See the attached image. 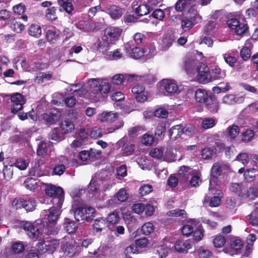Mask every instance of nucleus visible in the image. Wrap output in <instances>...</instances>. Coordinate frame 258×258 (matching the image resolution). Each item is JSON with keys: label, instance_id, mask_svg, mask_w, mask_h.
Listing matches in <instances>:
<instances>
[{"label": "nucleus", "instance_id": "obj_1", "mask_svg": "<svg viewBox=\"0 0 258 258\" xmlns=\"http://www.w3.org/2000/svg\"><path fill=\"white\" fill-rule=\"evenodd\" d=\"M61 207L53 205L48 210H44L41 213L42 222L44 228L43 232L46 235H55L59 230L56 224L61 214Z\"/></svg>", "mask_w": 258, "mask_h": 258}, {"label": "nucleus", "instance_id": "obj_2", "mask_svg": "<svg viewBox=\"0 0 258 258\" xmlns=\"http://www.w3.org/2000/svg\"><path fill=\"white\" fill-rule=\"evenodd\" d=\"M90 93L94 101H98L110 91V85L106 80L95 78L90 79L88 81Z\"/></svg>", "mask_w": 258, "mask_h": 258}, {"label": "nucleus", "instance_id": "obj_3", "mask_svg": "<svg viewBox=\"0 0 258 258\" xmlns=\"http://www.w3.org/2000/svg\"><path fill=\"white\" fill-rule=\"evenodd\" d=\"M180 92L176 82L171 79H163L158 85V93L166 95V93L170 94L179 93Z\"/></svg>", "mask_w": 258, "mask_h": 258}, {"label": "nucleus", "instance_id": "obj_4", "mask_svg": "<svg viewBox=\"0 0 258 258\" xmlns=\"http://www.w3.org/2000/svg\"><path fill=\"white\" fill-rule=\"evenodd\" d=\"M45 193L52 198L51 201L53 205L61 207L64 201V191L62 188L50 184L46 186Z\"/></svg>", "mask_w": 258, "mask_h": 258}, {"label": "nucleus", "instance_id": "obj_5", "mask_svg": "<svg viewBox=\"0 0 258 258\" xmlns=\"http://www.w3.org/2000/svg\"><path fill=\"white\" fill-rule=\"evenodd\" d=\"M201 19L197 10H193L192 12H189L182 18L181 26L184 31L190 30L193 26Z\"/></svg>", "mask_w": 258, "mask_h": 258}, {"label": "nucleus", "instance_id": "obj_6", "mask_svg": "<svg viewBox=\"0 0 258 258\" xmlns=\"http://www.w3.org/2000/svg\"><path fill=\"white\" fill-rule=\"evenodd\" d=\"M95 210L92 207H79L75 212L74 216L76 220L89 221L94 217Z\"/></svg>", "mask_w": 258, "mask_h": 258}, {"label": "nucleus", "instance_id": "obj_7", "mask_svg": "<svg viewBox=\"0 0 258 258\" xmlns=\"http://www.w3.org/2000/svg\"><path fill=\"white\" fill-rule=\"evenodd\" d=\"M197 79L200 83L206 84L211 82V74L208 66L203 63H200L196 68Z\"/></svg>", "mask_w": 258, "mask_h": 258}, {"label": "nucleus", "instance_id": "obj_8", "mask_svg": "<svg viewBox=\"0 0 258 258\" xmlns=\"http://www.w3.org/2000/svg\"><path fill=\"white\" fill-rule=\"evenodd\" d=\"M197 64V60L195 55L191 53L187 54L183 60V67L188 75H190L196 74V66Z\"/></svg>", "mask_w": 258, "mask_h": 258}, {"label": "nucleus", "instance_id": "obj_9", "mask_svg": "<svg viewBox=\"0 0 258 258\" xmlns=\"http://www.w3.org/2000/svg\"><path fill=\"white\" fill-rule=\"evenodd\" d=\"M227 25L228 27L237 35H242L245 33L247 29V25L243 23H240V22L235 18L229 19L227 21Z\"/></svg>", "mask_w": 258, "mask_h": 258}, {"label": "nucleus", "instance_id": "obj_10", "mask_svg": "<svg viewBox=\"0 0 258 258\" xmlns=\"http://www.w3.org/2000/svg\"><path fill=\"white\" fill-rule=\"evenodd\" d=\"M11 100L13 103L11 110L14 113H16L21 110L25 102L23 95L19 93L11 95Z\"/></svg>", "mask_w": 258, "mask_h": 258}, {"label": "nucleus", "instance_id": "obj_11", "mask_svg": "<svg viewBox=\"0 0 258 258\" xmlns=\"http://www.w3.org/2000/svg\"><path fill=\"white\" fill-rule=\"evenodd\" d=\"M122 33V29L117 27H108L106 28L104 32V35L108 38L109 42L113 43L117 40Z\"/></svg>", "mask_w": 258, "mask_h": 258}, {"label": "nucleus", "instance_id": "obj_12", "mask_svg": "<svg viewBox=\"0 0 258 258\" xmlns=\"http://www.w3.org/2000/svg\"><path fill=\"white\" fill-rule=\"evenodd\" d=\"M61 249L69 256H73L76 252L75 245L69 237H64L61 242Z\"/></svg>", "mask_w": 258, "mask_h": 258}, {"label": "nucleus", "instance_id": "obj_13", "mask_svg": "<svg viewBox=\"0 0 258 258\" xmlns=\"http://www.w3.org/2000/svg\"><path fill=\"white\" fill-rule=\"evenodd\" d=\"M222 172L221 167L218 163H215L211 170V178L209 181V191L215 190L216 186L217 178L219 176Z\"/></svg>", "mask_w": 258, "mask_h": 258}, {"label": "nucleus", "instance_id": "obj_14", "mask_svg": "<svg viewBox=\"0 0 258 258\" xmlns=\"http://www.w3.org/2000/svg\"><path fill=\"white\" fill-rule=\"evenodd\" d=\"M196 5V0H178L175 4V8L178 12L187 10L188 13L192 12V10H195L193 8Z\"/></svg>", "mask_w": 258, "mask_h": 258}, {"label": "nucleus", "instance_id": "obj_15", "mask_svg": "<svg viewBox=\"0 0 258 258\" xmlns=\"http://www.w3.org/2000/svg\"><path fill=\"white\" fill-rule=\"evenodd\" d=\"M145 89L144 86L141 85H137L132 88V91L138 102H144L147 100V92Z\"/></svg>", "mask_w": 258, "mask_h": 258}, {"label": "nucleus", "instance_id": "obj_16", "mask_svg": "<svg viewBox=\"0 0 258 258\" xmlns=\"http://www.w3.org/2000/svg\"><path fill=\"white\" fill-rule=\"evenodd\" d=\"M21 227L27 231V235L31 238L35 240L38 238L40 234L38 228L29 222H23L21 224Z\"/></svg>", "mask_w": 258, "mask_h": 258}, {"label": "nucleus", "instance_id": "obj_17", "mask_svg": "<svg viewBox=\"0 0 258 258\" xmlns=\"http://www.w3.org/2000/svg\"><path fill=\"white\" fill-rule=\"evenodd\" d=\"M113 44L112 42H109L108 38L103 35L100 38L98 39L95 43V45L98 50L103 53H105L107 52Z\"/></svg>", "mask_w": 258, "mask_h": 258}, {"label": "nucleus", "instance_id": "obj_18", "mask_svg": "<svg viewBox=\"0 0 258 258\" xmlns=\"http://www.w3.org/2000/svg\"><path fill=\"white\" fill-rule=\"evenodd\" d=\"M156 0H150L147 4L141 5L136 9V13L140 16L146 15L150 13L151 10L156 5Z\"/></svg>", "mask_w": 258, "mask_h": 258}, {"label": "nucleus", "instance_id": "obj_19", "mask_svg": "<svg viewBox=\"0 0 258 258\" xmlns=\"http://www.w3.org/2000/svg\"><path fill=\"white\" fill-rule=\"evenodd\" d=\"M189 131L187 130H184L181 124L172 126L170 131L169 136L172 140H175L178 138L182 134L189 135Z\"/></svg>", "mask_w": 258, "mask_h": 258}, {"label": "nucleus", "instance_id": "obj_20", "mask_svg": "<svg viewBox=\"0 0 258 258\" xmlns=\"http://www.w3.org/2000/svg\"><path fill=\"white\" fill-rule=\"evenodd\" d=\"M126 52L128 55L135 59H138L142 56H144V50L143 48L139 47H132L129 44H126L125 46Z\"/></svg>", "mask_w": 258, "mask_h": 258}, {"label": "nucleus", "instance_id": "obj_21", "mask_svg": "<svg viewBox=\"0 0 258 258\" xmlns=\"http://www.w3.org/2000/svg\"><path fill=\"white\" fill-rule=\"evenodd\" d=\"M118 118V114L112 111H103L98 115L97 120L101 122H113Z\"/></svg>", "mask_w": 258, "mask_h": 258}, {"label": "nucleus", "instance_id": "obj_22", "mask_svg": "<svg viewBox=\"0 0 258 258\" xmlns=\"http://www.w3.org/2000/svg\"><path fill=\"white\" fill-rule=\"evenodd\" d=\"M60 113L53 109L50 112L42 114V117L46 123H54L60 117Z\"/></svg>", "mask_w": 258, "mask_h": 258}, {"label": "nucleus", "instance_id": "obj_23", "mask_svg": "<svg viewBox=\"0 0 258 258\" xmlns=\"http://www.w3.org/2000/svg\"><path fill=\"white\" fill-rule=\"evenodd\" d=\"M198 221L196 219H190L187 223L184 225L181 229L182 234L187 237L189 236L194 232L195 227L197 225Z\"/></svg>", "mask_w": 258, "mask_h": 258}, {"label": "nucleus", "instance_id": "obj_24", "mask_svg": "<svg viewBox=\"0 0 258 258\" xmlns=\"http://www.w3.org/2000/svg\"><path fill=\"white\" fill-rule=\"evenodd\" d=\"M175 250L178 252H186L190 248V242L187 240H179L176 241L173 245Z\"/></svg>", "mask_w": 258, "mask_h": 258}, {"label": "nucleus", "instance_id": "obj_25", "mask_svg": "<svg viewBox=\"0 0 258 258\" xmlns=\"http://www.w3.org/2000/svg\"><path fill=\"white\" fill-rule=\"evenodd\" d=\"M106 12L113 19H119L123 14V11L122 9L115 6H110L106 9Z\"/></svg>", "mask_w": 258, "mask_h": 258}, {"label": "nucleus", "instance_id": "obj_26", "mask_svg": "<svg viewBox=\"0 0 258 258\" xmlns=\"http://www.w3.org/2000/svg\"><path fill=\"white\" fill-rule=\"evenodd\" d=\"M21 66L26 71L28 72L37 71L39 70H42L44 68V65L39 60L32 62L27 67L26 66L25 60H23L21 62Z\"/></svg>", "mask_w": 258, "mask_h": 258}, {"label": "nucleus", "instance_id": "obj_27", "mask_svg": "<svg viewBox=\"0 0 258 258\" xmlns=\"http://www.w3.org/2000/svg\"><path fill=\"white\" fill-rule=\"evenodd\" d=\"M196 100L201 103H207L209 102L210 98H211L207 91L204 89H199L195 92V95Z\"/></svg>", "mask_w": 258, "mask_h": 258}, {"label": "nucleus", "instance_id": "obj_28", "mask_svg": "<svg viewBox=\"0 0 258 258\" xmlns=\"http://www.w3.org/2000/svg\"><path fill=\"white\" fill-rule=\"evenodd\" d=\"M76 26L85 32H92L95 29V24L89 21H80L76 24Z\"/></svg>", "mask_w": 258, "mask_h": 258}, {"label": "nucleus", "instance_id": "obj_29", "mask_svg": "<svg viewBox=\"0 0 258 258\" xmlns=\"http://www.w3.org/2000/svg\"><path fill=\"white\" fill-rule=\"evenodd\" d=\"M211 82L216 80L223 79L226 76V72L217 66H215L211 70Z\"/></svg>", "mask_w": 258, "mask_h": 258}, {"label": "nucleus", "instance_id": "obj_30", "mask_svg": "<svg viewBox=\"0 0 258 258\" xmlns=\"http://www.w3.org/2000/svg\"><path fill=\"white\" fill-rule=\"evenodd\" d=\"M24 184L27 189L31 191H34L40 186L38 179L31 177L27 178L25 180Z\"/></svg>", "mask_w": 258, "mask_h": 258}, {"label": "nucleus", "instance_id": "obj_31", "mask_svg": "<svg viewBox=\"0 0 258 258\" xmlns=\"http://www.w3.org/2000/svg\"><path fill=\"white\" fill-rule=\"evenodd\" d=\"M242 97H236L233 94L224 96L222 98V102L227 104H232L235 103H240L243 101Z\"/></svg>", "mask_w": 258, "mask_h": 258}, {"label": "nucleus", "instance_id": "obj_32", "mask_svg": "<svg viewBox=\"0 0 258 258\" xmlns=\"http://www.w3.org/2000/svg\"><path fill=\"white\" fill-rule=\"evenodd\" d=\"M63 227L68 233H73L77 230L78 225L73 220L67 218L64 220Z\"/></svg>", "mask_w": 258, "mask_h": 258}, {"label": "nucleus", "instance_id": "obj_33", "mask_svg": "<svg viewBox=\"0 0 258 258\" xmlns=\"http://www.w3.org/2000/svg\"><path fill=\"white\" fill-rule=\"evenodd\" d=\"M230 190L236 193L239 197L242 198L245 196L244 192L246 191V188L243 184L233 183L230 186Z\"/></svg>", "mask_w": 258, "mask_h": 258}, {"label": "nucleus", "instance_id": "obj_34", "mask_svg": "<svg viewBox=\"0 0 258 258\" xmlns=\"http://www.w3.org/2000/svg\"><path fill=\"white\" fill-rule=\"evenodd\" d=\"M106 226V222L105 219L102 218H98L95 220L93 224V230L96 232H101L102 229Z\"/></svg>", "mask_w": 258, "mask_h": 258}, {"label": "nucleus", "instance_id": "obj_35", "mask_svg": "<svg viewBox=\"0 0 258 258\" xmlns=\"http://www.w3.org/2000/svg\"><path fill=\"white\" fill-rule=\"evenodd\" d=\"M214 191H215V192H214L213 194L217 195L218 196H215L211 199L210 206L211 207H216L218 206L221 203L222 196H220V195L222 194V192L220 190H217L216 187H215V190L211 191L210 192L213 193Z\"/></svg>", "mask_w": 258, "mask_h": 258}, {"label": "nucleus", "instance_id": "obj_36", "mask_svg": "<svg viewBox=\"0 0 258 258\" xmlns=\"http://www.w3.org/2000/svg\"><path fill=\"white\" fill-rule=\"evenodd\" d=\"M244 197L242 198L249 200H254L258 196V189L255 186H251L246 192H244Z\"/></svg>", "mask_w": 258, "mask_h": 258}, {"label": "nucleus", "instance_id": "obj_37", "mask_svg": "<svg viewBox=\"0 0 258 258\" xmlns=\"http://www.w3.org/2000/svg\"><path fill=\"white\" fill-rule=\"evenodd\" d=\"M10 27L13 31L16 33H20L24 29V25L17 19L11 20Z\"/></svg>", "mask_w": 258, "mask_h": 258}, {"label": "nucleus", "instance_id": "obj_38", "mask_svg": "<svg viewBox=\"0 0 258 258\" xmlns=\"http://www.w3.org/2000/svg\"><path fill=\"white\" fill-rule=\"evenodd\" d=\"M41 28L37 24H33L29 27L28 30L29 34L33 37L38 38L41 34Z\"/></svg>", "mask_w": 258, "mask_h": 258}, {"label": "nucleus", "instance_id": "obj_39", "mask_svg": "<svg viewBox=\"0 0 258 258\" xmlns=\"http://www.w3.org/2000/svg\"><path fill=\"white\" fill-rule=\"evenodd\" d=\"M74 124L69 120H65L61 122L60 129L64 134L69 132H71L74 129Z\"/></svg>", "mask_w": 258, "mask_h": 258}, {"label": "nucleus", "instance_id": "obj_40", "mask_svg": "<svg viewBox=\"0 0 258 258\" xmlns=\"http://www.w3.org/2000/svg\"><path fill=\"white\" fill-rule=\"evenodd\" d=\"M60 5L68 13H71L74 9L72 4L73 0H57Z\"/></svg>", "mask_w": 258, "mask_h": 258}, {"label": "nucleus", "instance_id": "obj_41", "mask_svg": "<svg viewBox=\"0 0 258 258\" xmlns=\"http://www.w3.org/2000/svg\"><path fill=\"white\" fill-rule=\"evenodd\" d=\"M64 134L59 128H54L50 133L49 137L51 140L59 141L62 139Z\"/></svg>", "mask_w": 258, "mask_h": 258}, {"label": "nucleus", "instance_id": "obj_42", "mask_svg": "<svg viewBox=\"0 0 258 258\" xmlns=\"http://www.w3.org/2000/svg\"><path fill=\"white\" fill-rule=\"evenodd\" d=\"M46 38L51 43H55L59 38V35L54 29H49L46 31Z\"/></svg>", "mask_w": 258, "mask_h": 258}, {"label": "nucleus", "instance_id": "obj_43", "mask_svg": "<svg viewBox=\"0 0 258 258\" xmlns=\"http://www.w3.org/2000/svg\"><path fill=\"white\" fill-rule=\"evenodd\" d=\"M171 245L170 242H166L165 243V247L164 246H161L157 250V252L160 258L166 257L167 255L168 251L172 249L173 246H171Z\"/></svg>", "mask_w": 258, "mask_h": 258}, {"label": "nucleus", "instance_id": "obj_44", "mask_svg": "<svg viewBox=\"0 0 258 258\" xmlns=\"http://www.w3.org/2000/svg\"><path fill=\"white\" fill-rule=\"evenodd\" d=\"M59 244V240L56 239L47 240L46 244H47L48 252L52 253L58 247Z\"/></svg>", "mask_w": 258, "mask_h": 258}, {"label": "nucleus", "instance_id": "obj_45", "mask_svg": "<svg viewBox=\"0 0 258 258\" xmlns=\"http://www.w3.org/2000/svg\"><path fill=\"white\" fill-rule=\"evenodd\" d=\"M24 208L28 212L34 211L36 207V203L34 199L30 198L24 200Z\"/></svg>", "mask_w": 258, "mask_h": 258}, {"label": "nucleus", "instance_id": "obj_46", "mask_svg": "<svg viewBox=\"0 0 258 258\" xmlns=\"http://www.w3.org/2000/svg\"><path fill=\"white\" fill-rule=\"evenodd\" d=\"M38 156L44 157L48 154L47 144L44 142H41L38 144L37 150Z\"/></svg>", "mask_w": 258, "mask_h": 258}, {"label": "nucleus", "instance_id": "obj_47", "mask_svg": "<svg viewBox=\"0 0 258 258\" xmlns=\"http://www.w3.org/2000/svg\"><path fill=\"white\" fill-rule=\"evenodd\" d=\"M120 219L119 214L117 212H112L108 214L107 222L112 225L117 224Z\"/></svg>", "mask_w": 258, "mask_h": 258}, {"label": "nucleus", "instance_id": "obj_48", "mask_svg": "<svg viewBox=\"0 0 258 258\" xmlns=\"http://www.w3.org/2000/svg\"><path fill=\"white\" fill-rule=\"evenodd\" d=\"M167 215L168 216L186 217V212L184 210L179 209L170 210L167 213Z\"/></svg>", "mask_w": 258, "mask_h": 258}, {"label": "nucleus", "instance_id": "obj_49", "mask_svg": "<svg viewBox=\"0 0 258 258\" xmlns=\"http://www.w3.org/2000/svg\"><path fill=\"white\" fill-rule=\"evenodd\" d=\"M257 212L258 210L256 209L246 217L249 224L252 226H258V217L256 216Z\"/></svg>", "mask_w": 258, "mask_h": 258}, {"label": "nucleus", "instance_id": "obj_50", "mask_svg": "<svg viewBox=\"0 0 258 258\" xmlns=\"http://www.w3.org/2000/svg\"><path fill=\"white\" fill-rule=\"evenodd\" d=\"M69 115L74 119L78 120L79 121H83L84 119L83 114L77 109H72L70 111Z\"/></svg>", "mask_w": 258, "mask_h": 258}, {"label": "nucleus", "instance_id": "obj_51", "mask_svg": "<svg viewBox=\"0 0 258 258\" xmlns=\"http://www.w3.org/2000/svg\"><path fill=\"white\" fill-rule=\"evenodd\" d=\"M254 137L253 131L251 130H246L242 135L241 140L244 142H248L251 141Z\"/></svg>", "mask_w": 258, "mask_h": 258}, {"label": "nucleus", "instance_id": "obj_52", "mask_svg": "<svg viewBox=\"0 0 258 258\" xmlns=\"http://www.w3.org/2000/svg\"><path fill=\"white\" fill-rule=\"evenodd\" d=\"M256 169L250 168L246 169L244 172V179L248 181H252L255 177Z\"/></svg>", "mask_w": 258, "mask_h": 258}, {"label": "nucleus", "instance_id": "obj_53", "mask_svg": "<svg viewBox=\"0 0 258 258\" xmlns=\"http://www.w3.org/2000/svg\"><path fill=\"white\" fill-rule=\"evenodd\" d=\"M56 11V9L54 7L47 9L46 12L47 19L51 21L55 20L57 19Z\"/></svg>", "mask_w": 258, "mask_h": 258}, {"label": "nucleus", "instance_id": "obj_54", "mask_svg": "<svg viewBox=\"0 0 258 258\" xmlns=\"http://www.w3.org/2000/svg\"><path fill=\"white\" fill-rule=\"evenodd\" d=\"M116 198L121 202L125 201L128 198V194L124 188L120 189L116 194Z\"/></svg>", "mask_w": 258, "mask_h": 258}, {"label": "nucleus", "instance_id": "obj_55", "mask_svg": "<svg viewBox=\"0 0 258 258\" xmlns=\"http://www.w3.org/2000/svg\"><path fill=\"white\" fill-rule=\"evenodd\" d=\"M29 174L30 175L36 177L43 175V173L40 170V165L37 163H35V165L30 169Z\"/></svg>", "mask_w": 258, "mask_h": 258}, {"label": "nucleus", "instance_id": "obj_56", "mask_svg": "<svg viewBox=\"0 0 258 258\" xmlns=\"http://www.w3.org/2000/svg\"><path fill=\"white\" fill-rule=\"evenodd\" d=\"M29 162L23 158L18 159L15 163V166L20 170H25L28 167Z\"/></svg>", "mask_w": 258, "mask_h": 258}, {"label": "nucleus", "instance_id": "obj_57", "mask_svg": "<svg viewBox=\"0 0 258 258\" xmlns=\"http://www.w3.org/2000/svg\"><path fill=\"white\" fill-rule=\"evenodd\" d=\"M227 130L229 136L232 139H234L237 137L240 131L239 126L236 125H232L229 126Z\"/></svg>", "mask_w": 258, "mask_h": 258}, {"label": "nucleus", "instance_id": "obj_58", "mask_svg": "<svg viewBox=\"0 0 258 258\" xmlns=\"http://www.w3.org/2000/svg\"><path fill=\"white\" fill-rule=\"evenodd\" d=\"M201 124L204 129H209L215 125V120L213 118H205L203 120Z\"/></svg>", "mask_w": 258, "mask_h": 258}, {"label": "nucleus", "instance_id": "obj_59", "mask_svg": "<svg viewBox=\"0 0 258 258\" xmlns=\"http://www.w3.org/2000/svg\"><path fill=\"white\" fill-rule=\"evenodd\" d=\"M122 150L123 155L128 156L133 153L135 150V146L134 144L127 143L124 145Z\"/></svg>", "mask_w": 258, "mask_h": 258}, {"label": "nucleus", "instance_id": "obj_60", "mask_svg": "<svg viewBox=\"0 0 258 258\" xmlns=\"http://www.w3.org/2000/svg\"><path fill=\"white\" fill-rule=\"evenodd\" d=\"M143 50H144V56H145L147 58H150L153 56L156 53V48L153 45L146 47L143 48Z\"/></svg>", "mask_w": 258, "mask_h": 258}, {"label": "nucleus", "instance_id": "obj_61", "mask_svg": "<svg viewBox=\"0 0 258 258\" xmlns=\"http://www.w3.org/2000/svg\"><path fill=\"white\" fill-rule=\"evenodd\" d=\"M154 230L153 224L151 222L145 223L142 227V230L144 234L149 235Z\"/></svg>", "mask_w": 258, "mask_h": 258}, {"label": "nucleus", "instance_id": "obj_62", "mask_svg": "<svg viewBox=\"0 0 258 258\" xmlns=\"http://www.w3.org/2000/svg\"><path fill=\"white\" fill-rule=\"evenodd\" d=\"M3 174L4 178L7 180H10L13 174V166H5L3 169Z\"/></svg>", "mask_w": 258, "mask_h": 258}, {"label": "nucleus", "instance_id": "obj_63", "mask_svg": "<svg viewBox=\"0 0 258 258\" xmlns=\"http://www.w3.org/2000/svg\"><path fill=\"white\" fill-rule=\"evenodd\" d=\"M206 104L209 106V109L211 112H217L218 111L219 105L216 100L210 98L209 102H207Z\"/></svg>", "mask_w": 258, "mask_h": 258}, {"label": "nucleus", "instance_id": "obj_64", "mask_svg": "<svg viewBox=\"0 0 258 258\" xmlns=\"http://www.w3.org/2000/svg\"><path fill=\"white\" fill-rule=\"evenodd\" d=\"M225 238L221 235H218L213 240V244L215 247H221L225 243Z\"/></svg>", "mask_w": 258, "mask_h": 258}]
</instances>
